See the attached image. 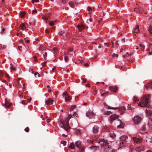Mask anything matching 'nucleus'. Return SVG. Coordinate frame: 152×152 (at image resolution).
Listing matches in <instances>:
<instances>
[{"instance_id": "1", "label": "nucleus", "mask_w": 152, "mask_h": 152, "mask_svg": "<svg viewBox=\"0 0 152 152\" xmlns=\"http://www.w3.org/2000/svg\"><path fill=\"white\" fill-rule=\"evenodd\" d=\"M99 142L102 147H104V150L106 152H113L114 151L112 149L110 146L108 145L107 140L104 139H101Z\"/></svg>"}, {"instance_id": "2", "label": "nucleus", "mask_w": 152, "mask_h": 152, "mask_svg": "<svg viewBox=\"0 0 152 152\" xmlns=\"http://www.w3.org/2000/svg\"><path fill=\"white\" fill-rule=\"evenodd\" d=\"M72 117L71 115H69L67 118H66L65 121H61L60 123L62 125V127L66 131L69 132L70 131L71 127L69 125V120Z\"/></svg>"}, {"instance_id": "3", "label": "nucleus", "mask_w": 152, "mask_h": 152, "mask_svg": "<svg viewBox=\"0 0 152 152\" xmlns=\"http://www.w3.org/2000/svg\"><path fill=\"white\" fill-rule=\"evenodd\" d=\"M150 96L149 95L142 96L140 100V102L138 104V106L141 107H147L148 102V99Z\"/></svg>"}, {"instance_id": "4", "label": "nucleus", "mask_w": 152, "mask_h": 152, "mask_svg": "<svg viewBox=\"0 0 152 152\" xmlns=\"http://www.w3.org/2000/svg\"><path fill=\"white\" fill-rule=\"evenodd\" d=\"M145 112L147 116L149 118L150 121L148 122V125L150 128H152V111L146 109Z\"/></svg>"}, {"instance_id": "5", "label": "nucleus", "mask_w": 152, "mask_h": 152, "mask_svg": "<svg viewBox=\"0 0 152 152\" xmlns=\"http://www.w3.org/2000/svg\"><path fill=\"white\" fill-rule=\"evenodd\" d=\"M127 137L126 135H123L120 137V140L121 142L120 143V147L122 148L125 145L126 142H127L126 140L127 139Z\"/></svg>"}, {"instance_id": "6", "label": "nucleus", "mask_w": 152, "mask_h": 152, "mask_svg": "<svg viewBox=\"0 0 152 152\" xmlns=\"http://www.w3.org/2000/svg\"><path fill=\"white\" fill-rule=\"evenodd\" d=\"M141 118L138 115L135 116L133 119V121L134 123L136 125L139 124L141 120Z\"/></svg>"}, {"instance_id": "7", "label": "nucleus", "mask_w": 152, "mask_h": 152, "mask_svg": "<svg viewBox=\"0 0 152 152\" xmlns=\"http://www.w3.org/2000/svg\"><path fill=\"white\" fill-rule=\"evenodd\" d=\"M62 96L64 97L65 101L69 102L71 99V97L70 96H69L66 91L63 93Z\"/></svg>"}, {"instance_id": "8", "label": "nucleus", "mask_w": 152, "mask_h": 152, "mask_svg": "<svg viewBox=\"0 0 152 152\" xmlns=\"http://www.w3.org/2000/svg\"><path fill=\"white\" fill-rule=\"evenodd\" d=\"M86 116L90 118H94V114L93 111H89L87 112L86 113Z\"/></svg>"}, {"instance_id": "9", "label": "nucleus", "mask_w": 152, "mask_h": 152, "mask_svg": "<svg viewBox=\"0 0 152 152\" xmlns=\"http://www.w3.org/2000/svg\"><path fill=\"white\" fill-rule=\"evenodd\" d=\"M118 117V115L115 114L111 115L109 119L110 122L112 123L114 120L117 119Z\"/></svg>"}, {"instance_id": "10", "label": "nucleus", "mask_w": 152, "mask_h": 152, "mask_svg": "<svg viewBox=\"0 0 152 152\" xmlns=\"http://www.w3.org/2000/svg\"><path fill=\"white\" fill-rule=\"evenodd\" d=\"M135 150L136 152H141V151H143L145 150V147L143 146L142 145L137 147Z\"/></svg>"}, {"instance_id": "11", "label": "nucleus", "mask_w": 152, "mask_h": 152, "mask_svg": "<svg viewBox=\"0 0 152 152\" xmlns=\"http://www.w3.org/2000/svg\"><path fill=\"white\" fill-rule=\"evenodd\" d=\"M45 103L47 105H52L53 104V100L51 98H49L45 101Z\"/></svg>"}, {"instance_id": "12", "label": "nucleus", "mask_w": 152, "mask_h": 152, "mask_svg": "<svg viewBox=\"0 0 152 152\" xmlns=\"http://www.w3.org/2000/svg\"><path fill=\"white\" fill-rule=\"evenodd\" d=\"M133 139L134 142L137 144L140 143L142 141V139L141 138H137L136 137H133Z\"/></svg>"}, {"instance_id": "13", "label": "nucleus", "mask_w": 152, "mask_h": 152, "mask_svg": "<svg viewBox=\"0 0 152 152\" xmlns=\"http://www.w3.org/2000/svg\"><path fill=\"white\" fill-rule=\"evenodd\" d=\"M118 124H119L117 126V128H122L124 126V124L122 122L121 120H118Z\"/></svg>"}, {"instance_id": "14", "label": "nucleus", "mask_w": 152, "mask_h": 152, "mask_svg": "<svg viewBox=\"0 0 152 152\" xmlns=\"http://www.w3.org/2000/svg\"><path fill=\"white\" fill-rule=\"evenodd\" d=\"M12 104L11 103H9L7 101L6 99H5V104H3L2 105L3 106H6L7 107H10Z\"/></svg>"}, {"instance_id": "15", "label": "nucleus", "mask_w": 152, "mask_h": 152, "mask_svg": "<svg viewBox=\"0 0 152 152\" xmlns=\"http://www.w3.org/2000/svg\"><path fill=\"white\" fill-rule=\"evenodd\" d=\"M99 131V127L97 126H94L93 128L92 132L95 134L97 133Z\"/></svg>"}, {"instance_id": "16", "label": "nucleus", "mask_w": 152, "mask_h": 152, "mask_svg": "<svg viewBox=\"0 0 152 152\" xmlns=\"http://www.w3.org/2000/svg\"><path fill=\"white\" fill-rule=\"evenodd\" d=\"M110 89L113 92H116L117 90V88L116 86H110L109 87Z\"/></svg>"}, {"instance_id": "17", "label": "nucleus", "mask_w": 152, "mask_h": 152, "mask_svg": "<svg viewBox=\"0 0 152 152\" xmlns=\"http://www.w3.org/2000/svg\"><path fill=\"white\" fill-rule=\"evenodd\" d=\"M145 86L147 89H148L149 87H150L152 89V81L150 83L145 85Z\"/></svg>"}, {"instance_id": "18", "label": "nucleus", "mask_w": 152, "mask_h": 152, "mask_svg": "<svg viewBox=\"0 0 152 152\" xmlns=\"http://www.w3.org/2000/svg\"><path fill=\"white\" fill-rule=\"evenodd\" d=\"M133 32L136 33H138L139 32V26L137 25L135 28L133 30Z\"/></svg>"}, {"instance_id": "19", "label": "nucleus", "mask_w": 152, "mask_h": 152, "mask_svg": "<svg viewBox=\"0 0 152 152\" xmlns=\"http://www.w3.org/2000/svg\"><path fill=\"white\" fill-rule=\"evenodd\" d=\"M20 29L22 30H24L26 28V26L25 25V24L24 23H21L20 24Z\"/></svg>"}, {"instance_id": "20", "label": "nucleus", "mask_w": 152, "mask_h": 152, "mask_svg": "<svg viewBox=\"0 0 152 152\" xmlns=\"http://www.w3.org/2000/svg\"><path fill=\"white\" fill-rule=\"evenodd\" d=\"M119 110L121 114H123L125 111V108L124 107H121L119 108Z\"/></svg>"}, {"instance_id": "21", "label": "nucleus", "mask_w": 152, "mask_h": 152, "mask_svg": "<svg viewBox=\"0 0 152 152\" xmlns=\"http://www.w3.org/2000/svg\"><path fill=\"white\" fill-rule=\"evenodd\" d=\"M81 144V142L80 141H77L75 142V145L77 148H80Z\"/></svg>"}, {"instance_id": "22", "label": "nucleus", "mask_w": 152, "mask_h": 152, "mask_svg": "<svg viewBox=\"0 0 152 152\" xmlns=\"http://www.w3.org/2000/svg\"><path fill=\"white\" fill-rule=\"evenodd\" d=\"M77 27L78 28L79 30L80 31H82V30L84 28V26L83 25L80 26H77Z\"/></svg>"}, {"instance_id": "23", "label": "nucleus", "mask_w": 152, "mask_h": 152, "mask_svg": "<svg viewBox=\"0 0 152 152\" xmlns=\"http://www.w3.org/2000/svg\"><path fill=\"white\" fill-rule=\"evenodd\" d=\"M56 20L51 21L50 22L49 24L50 26H53L54 25H55L56 24Z\"/></svg>"}, {"instance_id": "24", "label": "nucleus", "mask_w": 152, "mask_h": 152, "mask_svg": "<svg viewBox=\"0 0 152 152\" xmlns=\"http://www.w3.org/2000/svg\"><path fill=\"white\" fill-rule=\"evenodd\" d=\"M25 13L24 12H20L19 16L20 18H23L24 17Z\"/></svg>"}, {"instance_id": "25", "label": "nucleus", "mask_w": 152, "mask_h": 152, "mask_svg": "<svg viewBox=\"0 0 152 152\" xmlns=\"http://www.w3.org/2000/svg\"><path fill=\"white\" fill-rule=\"evenodd\" d=\"M104 106L105 107L107 108L108 109H118L119 108L118 107H109L107 105H106V104H105L104 105Z\"/></svg>"}, {"instance_id": "26", "label": "nucleus", "mask_w": 152, "mask_h": 152, "mask_svg": "<svg viewBox=\"0 0 152 152\" xmlns=\"http://www.w3.org/2000/svg\"><path fill=\"white\" fill-rule=\"evenodd\" d=\"M69 148L72 149H74L75 148V146L73 143H71L70 144Z\"/></svg>"}, {"instance_id": "27", "label": "nucleus", "mask_w": 152, "mask_h": 152, "mask_svg": "<svg viewBox=\"0 0 152 152\" xmlns=\"http://www.w3.org/2000/svg\"><path fill=\"white\" fill-rule=\"evenodd\" d=\"M91 149L95 150L99 149V147L98 146H91L90 147Z\"/></svg>"}, {"instance_id": "28", "label": "nucleus", "mask_w": 152, "mask_h": 152, "mask_svg": "<svg viewBox=\"0 0 152 152\" xmlns=\"http://www.w3.org/2000/svg\"><path fill=\"white\" fill-rule=\"evenodd\" d=\"M141 9H142V8H141V7H140V8H136L135 9L134 11L137 12H139L141 13V12H142L141 11Z\"/></svg>"}, {"instance_id": "29", "label": "nucleus", "mask_w": 152, "mask_h": 152, "mask_svg": "<svg viewBox=\"0 0 152 152\" xmlns=\"http://www.w3.org/2000/svg\"><path fill=\"white\" fill-rule=\"evenodd\" d=\"M112 113V112H111V111H105L104 113V115H109L110 114H111Z\"/></svg>"}, {"instance_id": "30", "label": "nucleus", "mask_w": 152, "mask_h": 152, "mask_svg": "<svg viewBox=\"0 0 152 152\" xmlns=\"http://www.w3.org/2000/svg\"><path fill=\"white\" fill-rule=\"evenodd\" d=\"M67 54H68L67 53L64 54V55L65 56L64 57V59L65 61H66V62L68 60V58L66 56Z\"/></svg>"}, {"instance_id": "31", "label": "nucleus", "mask_w": 152, "mask_h": 152, "mask_svg": "<svg viewBox=\"0 0 152 152\" xmlns=\"http://www.w3.org/2000/svg\"><path fill=\"white\" fill-rule=\"evenodd\" d=\"M75 132L76 134H80V132L78 129H75Z\"/></svg>"}, {"instance_id": "32", "label": "nucleus", "mask_w": 152, "mask_h": 152, "mask_svg": "<svg viewBox=\"0 0 152 152\" xmlns=\"http://www.w3.org/2000/svg\"><path fill=\"white\" fill-rule=\"evenodd\" d=\"M148 31L149 33L152 34V26H149Z\"/></svg>"}, {"instance_id": "33", "label": "nucleus", "mask_w": 152, "mask_h": 152, "mask_svg": "<svg viewBox=\"0 0 152 152\" xmlns=\"http://www.w3.org/2000/svg\"><path fill=\"white\" fill-rule=\"evenodd\" d=\"M79 150L80 152H84V148L83 147L81 146L79 148Z\"/></svg>"}, {"instance_id": "34", "label": "nucleus", "mask_w": 152, "mask_h": 152, "mask_svg": "<svg viewBox=\"0 0 152 152\" xmlns=\"http://www.w3.org/2000/svg\"><path fill=\"white\" fill-rule=\"evenodd\" d=\"M74 2H71L69 3V5L70 7H71L72 8H73L74 7Z\"/></svg>"}, {"instance_id": "35", "label": "nucleus", "mask_w": 152, "mask_h": 152, "mask_svg": "<svg viewBox=\"0 0 152 152\" xmlns=\"http://www.w3.org/2000/svg\"><path fill=\"white\" fill-rule=\"evenodd\" d=\"M146 141L148 142H149L152 143V138H147Z\"/></svg>"}, {"instance_id": "36", "label": "nucleus", "mask_w": 152, "mask_h": 152, "mask_svg": "<svg viewBox=\"0 0 152 152\" xmlns=\"http://www.w3.org/2000/svg\"><path fill=\"white\" fill-rule=\"evenodd\" d=\"M133 103L134 104H135L137 101H138V100L136 97H134V99H133Z\"/></svg>"}, {"instance_id": "37", "label": "nucleus", "mask_w": 152, "mask_h": 152, "mask_svg": "<svg viewBox=\"0 0 152 152\" xmlns=\"http://www.w3.org/2000/svg\"><path fill=\"white\" fill-rule=\"evenodd\" d=\"M76 107V105H73L70 108V111H72L74 108H75Z\"/></svg>"}, {"instance_id": "38", "label": "nucleus", "mask_w": 152, "mask_h": 152, "mask_svg": "<svg viewBox=\"0 0 152 152\" xmlns=\"http://www.w3.org/2000/svg\"><path fill=\"white\" fill-rule=\"evenodd\" d=\"M43 57H44V58L45 59V60H46L47 59V58H46V57H47V53L46 52H45V53L44 54H43Z\"/></svg>"}, {"instance_id": "39", "label": "nucleus", "mask_w": 152, "mask_h": 152, "mask_svg": "<svg viewBox=\"0 0 152 152\" xmlns=\"http://www.w3.org/2000/svg\"><path fill=\"white\" fill-rule=\"evenodd\" d=\"M110 135L111 137L112 138H114L115 137V134L113 132L112 133H110Z\"/></svg>"}, {"instance_id": "40", "label": "nucleus", "mask_w": 152, "mask_h": 152, "mask_svg": "<svg viewBox=\"0 0 152 152\" xmlns=\"http://www.w3.org/2000/svg\"><path fill=\"white\" fill-rule=\"evenodd\" d=\"M93 142V141L92 140H87V142L88 143H92Z\"/></svg>"}, {"instance_id": "41", "label": "nucleus", "mask_w": 152, "mask_h": 152, "mask_svg": "<svg viewBox=\"0 0 152 152\" xmlns=\"http://www.w3.org/2000/svg\"><path fill=\"white\" fill-rule=\"evenodd\" d=\"M3 74L2 72L0 70V80H1V78L3 77Z\"/></svg>"}, {"instance_id": "42", "label": "nucleus", "mask_w": 152, "mask_h": 152, "mask_svg": "<svg viewBox=\"0 0 152 152\" xmlns=\"http://www.w3.org/2000/svg\"><path fill=\"white\" fill-rule=\"evenodd\" d=\"M89 12V13H90V11H92L93 9L92 8L89 7H88L87 8Z\"/></svg>"}, {"instance_id": "43", "label": "nucleus", "mask_w": 152, "mask_h": 152, "mask_svg": "<svg viewBox=\"0 0 152 152\" xmlns=\"http://www.w3.org/2000/svg\"><path fill=\"white\" fill-rule=\"evenodd\" d=\"M139 46L143 49L145 47L144 45L142 43H140V44H139Z\"/></svg>"}, {"instance_id": "44", "label": "nucleus", "mask_w": 152, "mask_h": 152, "mask_svg": "<svg viewBox=\"0 0 152 152\" xmlns=\"http://www.w3.org/2000/svg\"><path fill=\"white\" fill-rule=\"evenodd\" d=\"M5 76L6 77H7V78L8 79H9L10 78V77L9 75L7 73H6L5 74Z\"/></svg>"}, {"instance_id": "45", "label": "nucleus", "mask_w": 152, "mask_h": 152, "mask_svg": "<svg viewBox=\"0 0 152 152\" xmlns=\"http://www.w3.org/2000/svg\"><path fill=\"white\" fill-rule=\"evenodd\" d=\"M61 143L64 146H65L66 145V142L65 141H62Z\"/></svg>"}, {"instance_id": "46", "label": "nucleus", "mask_w": 152, "mask_h": 152, "mask_svg": "<svg viewBox=\"0 0 152 152\" xmlns=\"http://www.w3.org/2000/svg\"><path fill=\"white\" fill-rule=\"evenodd\" d=\"M44 50V48L43 47H40L39 48V50H42V51L43 50Z\"/></svg>"}, {"instance_id": "47", "label": "nucleus", "mask_w": 152, "mask_h": 152, "mask_svg": "<svg viewBox=\"0 0 152 152\" xmlns=\"http://www.w3.org/2000/svg\"><path fill=\"white\" fill-rule=\"evenodd\" d=\"M25 131L26 132H28L29 130V128L28 127H26L24 129Z\"/></svg>"}, {"instance_id": "48", "label": "nucleus", "mask_w": 152, "mask_h": 152, "mask_svg": "<svg viewBox=\"0 0 152 152\" xmlns=\"http://www.w3.org/2000/svg\"><path fill=\"white\" fill-rule=\"evenodd\" d=\"M39 2L38 0H32V3H34V2Z\"/></svg>"}, {"instance_id": "49", "label": "nucleus", "mask_w": 152, "mask_h": 152, "mask_svg": "<svg viewBox=\"0 0 152 152\" xmlns=\"http://www.w3.org/2000/svg\"><path fill=\"white\" fill-rule=\"evenodd\" d=\"M118 54H114L112 56L113 57H114V56H115L116 57H117L118 56Z\"/></svg>"}, {"instance_id": "50", "label": "nucleus", "mask_w": 152, "mask_h": 152, "mask_svg": "<svg viewBox=\"0 0 152 152\" xmlns=\"http://www.w3.org/2000/svg\"><path fill=\"white\" fill-rule=\"evenodd\" d=\"M64 4H65L66 3V1L65 0H60Z\"/></svg>"}, {"instance_id": "51", "label": "nucleus", "mask_w": 152, "mask_h": 152, "mask_svg": "<svg viewBox=\"0 0 152 152\" xmlns=\"http://www.w3.org/2000/svg\"><path fill=\"white\" fill-rule=\"evenodd\" d=\"M82 80H83V82L85 83L86 82V80L85 78H83L82 79Z\"/></svg>"}, {"instance_id": "52", "label": "nucleus", "mask_w": 152, "mask_h": 152, "mask_svg": "<svg viewBox=\"0 0 152 152\" xmlns=\"http://www.w3.org/2000/svg\"><path fill=\"white\" fill-rule=\"evenodd\" d=\"M37 12V11L36 10H34L32 11V13H35Z\"/></svg>"}, {"instance_id": "53", "label": "nucleus", "mask_w": 152, "mask_h": 152, "mask_svg": "<svg viewBox=\"0 0 152 152\" xmlns=\"http://www.w3.org/2000/svg\"><path fill=\"white\" fill-rule=\"evenodd\" d=\"M33 58L34 59L33 61H36V58L35 56H34L33 57Z\"/></svg>"}, {"instance_id": "54", "label": "nucleus", "mask_w": 152, "mask_h": 152, "mask_svg": "<svg viewBox=\"0 0 152 152\" xmlns=\"http://www.w3.org/2000/svg\"><path fill=\"white\" fill-rule=\"evenodd\" d=\"M63 32H61L59 33L58 34L59 36H61L63 35Z\"/></svg>"}, {"instance_id": "55", "label": "nucleus", "mask_w": 152, "mask_h": 152, "mask_svg": "<svg viewBox=\"0 0 152 152\" xmlns=\"http://www.w3.org/2000/svg\"><path fill=\"white\" fill-rule=\"evenodd\" d=\"M73 116H74V117H76L77 116H76V112H75L73 114Z\"/></svg>"}, {"instance_id": "56", "label": "nucleus", "mask_w": 152, "mask_h": 152, "mask_svg": "<svg viewBox=\"0 0 152 152\" xmlns=\"http://www.w3.org/2000/svg\"><path fill=\"white\" fill-rule=\"evenodd\" d=\"M51 91V89H50V88H48V91L49 92V93H50Z\"/></svg>"}, {"instance_id": "57", "label": "nucleus", "mask_w": 152, "mask_h": 152, "mask_svg": "<svg viewBox=\"0 0 152 152\" xmlns=\"http://www.w3.org/2000/svg\"><path fill=\"white\" fill-rule=\"evenodd\" d=\"M53 50L54 51H56L57 50V48H53Z\"/></svg>"}, {"instance_id": "58", "label": "nucleus", "mask_w": 152, "mask_h": 152, "mask_svg": "<svg viewBox=\"0 0 152 152\" xmlns=\"http://www.w3.org/2000/svg\"><path fill=\"white\" fill-rule=\"evenodd\" d=\"M11 69L12 70H14L15 69V67H11Z\"/></svg>"}, {"instance_id": "59", "label": "nucleus", "mask_w": 152, "mask_h": 152, "mask_svg": "<svg viewBox=\"0 0 152 152\" xmlns=\"http://www.w3.org/2000/svg\"><path fill=\"white\" fill-rule=\"evenodd\" d=\"M31 98L28 99H27L28 102H30L31 101Z\"/></svg>"}, {"instance_id": "60", "label": "nucleus", "mask_w": 152, "mask_h": 152, "mask_svg": "<svg viewBox=\"0 0 152 152\" xmlns=\"http://www.w3.org/2000/svg\"><path fill=\"white\" fill-rule=\"evenodd\" d=\"M30 42V41L29 40H26L25 41V42L28 43H29Z\"/></svg>"}, {"instance_id": "61", "label": "nucleus", "mask_w": 152, "mask_h": 152, "mask_svg": "<svg viewBox=\"0 0 152 152\" xmlns=\"http://www.w3.org/2000/svg\"><path fill=\"white\" fill-rule=\"evenodd\" d=\"M1 32L2 33L4 32V31H5V29L4 28H2Z\"/></svg>"}, {"instance_id": "62", "label": "nucleus", "mask_w": 152, "mask_h": 152, "mask_svg": "<svg viewBox=\"0 0 152 152\" xmlns=\"http://www.w3.org/2000/svg\"><path fill=\"white\" fill-rule=\"evenodd\" d=\"M47 121L48 123L50 122V119H47Z\"/></svg>"}, {"instance_id": "63", "label": "nucleus", "mask_w": 152, "mask_h": 152, "mask_svg": "<svg viewBox=\"0 0 152 152\" xmlns=\"http://www.w3.org/2000/svg\"><path fill=\"white\" fill-rule=\"evenodd\" d=\"M9 86L10 88H11L12 87V85L11 83L9 84Z\"/></svg>"}, {"instance_id": "64", "label": "nucleus", "mask_w": 152, "mask_h": 152, "mask_svg": "<svg viewBox=\"0 0 152 152\" xmlns=\"http://www.w3.org/2000/svg\"><path fill=\"white\" fill-rule=\"evenodd\" d=\"M32 69L30 68H29V72H31V71H32Z\"/></svg>"}]
</instances>
